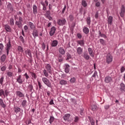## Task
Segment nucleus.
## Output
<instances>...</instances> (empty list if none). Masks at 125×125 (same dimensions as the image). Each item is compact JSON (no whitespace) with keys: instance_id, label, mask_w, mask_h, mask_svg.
<instances>
[{"instance_id":"63","label":"nucleus","mask_w":125,"mask_h":125,"mask_svg":"<svg viewBox=\"0 0 125 125\" xmlns=\"http://www.w3.org/2000/svg\"><path fill=\"white\" fill-rule=\"evenodd\" d=\"M100 2H97V3H96V6H97V7H99V6H100Z\"/></svg>"},{"instance_id":"33","label":"nucleus","mask_w":125,"mask_h":125,"mask_svg":"<svg viewBox=\"0 0 125 125\" xmlns=\"http://www.w3.org/2000/svg\"><path fill=\"white\" fill-rule=\"evenodd\" d=\"M3 47H4V46H3V44L2 43H0V55H1L2 49H3Z\"/></svg>"},{"instance_id":"55","label":"nucleus","mask_w":125,"mask_h":125,"mask_svg":"<svg viewBox=\"0 0 125 125\" xmlns=\"http://www.w3.org/2000/svg\"><path fill=\"white\" fill-rule=\"evenodd\" d=\"M0 70L2 72H3V71H5V70H6V67H5V66H3L2 67H1Z\"/></svg>"},{"instance_id":"51","label":"nucleus","mask_w":125,"mask_h":125,"mask_svg":"<svg viewBox=\"0 0 125 125\" xmlns=\"http://www.w3.org/2000/svg\"><path fill=\"white\" fill-rule=\"evenodd\" d=\"M71 58H72V56H71L70 54H67L66 60H69V59H71Z\"/></svg>"},{"instance_id":"34","label":"nucleus","mask_w":125,"mask_h":125,"mask_svg":"<svg viewBox=\"0 0 125 125\" xmlns=\"http://www.w3.org/2000/svg\"><path fill=\"white\" fill-rule=\"evenodd\" d=\"M10 25L11 26H14V19H13V18L10 19Z\"/></svg>"},{"instance_id":"31","label":"nucleus","mask_w":125,"mask_h":125,"mask_svg":"<svg viewBox=\"0 0 125 125\" xmlns=\"http://www.w3.org/2000/svg\"><path fill=\"white\" fill-rule=\"evenodd\" d=\"M26 105H27V101L26 100H23L22 101L21 103V106L23 108H25L26 107Z\"/></svg>"},{"instance_id":"22","label":"nucleus","mask_w":125,"mask_h":125,"mask_svg":"<svg viewBox=\"0 0 125 125\" xmlns=\"http://www.w3.org/2000/svg\"><path fill=\"white\" fill-rule=\"evenodd\" d=\"M6 59V56L4 54L2 55L0 58L1 63H4V62L5 61Z\"/></svg>"},{"instance_id":"14","label":"nucleus","mask_w":125,"mask_h":125,"mask_svg":"<svg viewBox=\"0 0 125 125\" xmlns=\"http://www.w3.org/2000/svg\"><path fill=\"white\" fill-rule=\"evenodd\" d=\"M76 50L78 55H82V54H83V48L81 47H79L77 48Z\"/></svg>"},{"instance_id":"21","label":"nucleus","mask_w":125,"mask_h":125,"mask_svg":"<svg viewBox=\"0 0 125 125\" xmlns=\"http://www.w3.org/2000/svg\"><path fill=\"white\" fill-rule=\"evenodd\" d=\"M107 21H108V24L109 25H112V23L113 22V17L112 16H109L107 18Z\"/></svg>"},{"instance_id":"1","label":"nucleus","mask_w":125,"mask_h":125,"mask_svg":"<svg viewBox=\"0 0 125 125\" xmlns=\"http://www.w3.org/2000/svg\"><path fill=\"white\" fill-rule=\"evenodd\" d=\"M22 23H23V18L21 17H19V21H16L15 22V25L18 26V27H19V29H21V28L22 27Z\"/></svg>"},{"instance_id":"13","label":"nucleus","mask_w":125,"mask_h":125,"mask_svg":"<svg viewBox=\"0 0 125 125\" xmlns=\"http://www.w3.org/2000/svg\"><path fill=\"white\" fill-rule=\"evenodd\" d=\"M125 6L123 5L121 8V11L120 13L121 17H123L125 14Z\"/></svg>"},{"instance_id":"62","label":"nucleus","mask_w":125,"mask_h":125,"mask_svg":"<svg viewBox=\"0 0 125 125\" xmlns=\"http://www.w3.org/2000/svg\"><path fill=\"white\" fill-rule=\"evenodd\" d=\"M125 67L122 66V68H121V73H123V72H125Z\"/></svg>"},{"instance_id":"19","label":"nucleus","mask_w":125,"mask_h":125,"mask_svg":"<svg viewBox=\"0 0 125 125\" xmlns=\"http://www.w3.org/2000/svg\"><path fill=\"white\" fill-rule=\"evenodd\" d=\"M28 25L31 30H35L36 29V25H35L32 22H29Z\"/></svg>"},{"instance_id":"32","label":"nucleus","mask_w":125,"mask_h":125,"mask_svg":"<svg viewBox=\"0 0 125 125\" xmlns=\"http://www.w3.org/2000/svg\"><path fill=\"white\" fill-rule=\"evenodd\" d=\"M88 119L91 125H95V122L94 121V120H93V119H91L90 117H88Z\"/></svg>"},{"instance_id":"39","label":"nucleus","mask_w":125,"mask_h":125,"mask_svg":"<svg viewBox=\"0 0 125 125\" xmlns=\"http://www.w3.org/2000/svg\"><path fill=\"white\" fill-rule=\"evenodd\" d=\"M99 35L100 37H101L102 38H104V39H106L107 38V36H106L104 34H102L101 32L99 31Z\"/></svg>"},{"instance_id":"45","label":"nucleus","mask_w":125,"mask_h":125,"mask_svg":"<svg viewBox=\"0 0 125 125\" xmlns=\"http://www.w3.org/2000/svg\"><path fill=\"white\" fill-rule=\"evenodd\" d=\"M58 60L59 62H62V61H63V58H62V55H59Z\"/></svg>"},{"instance_id":"28","label":"nucleus","mask_w":125,"mask_h":125,"mask_svg":"<svg viewBox=\"0 0 125 125\" xmlns=\"http://www.w3.org/2000/svg\"><path fill=\"white\" fill-rule=\"evenodd\" d=\"M120 89L122 91H125V85L124 83H121L120 84Z\"/></svg>"},{"instance_id":"47","label":"nucleus","mask_w":125,"mask_h":125,"mask_svg":"<svg viewBox=\"0 0 125 125\" xmlns=\"http://www.w3.org/2000/svg\"><path fill=\"white\" fill-rule=\"evenodd\" d=\"M24 77H25V79L26 80H29V79L30 78V77L29 76V75H28V74L27 73H25L24 75H23Z\"/></svg>"},{"instance_id":"20","label":"nucleus","mask_w":125,"mask_h":125,"mask_svg":"<svg viewBox=\"0 0 125 125\" xmlns=\"http://www.w3.org/2000/svg\"><path fill=\"white\" fill-rule=\"evenodd\" d=\"M33 11L34 14H37L38 13V7L35 4L33 6Z\"/></svg>"},{"instance_id":"56","label":"nucleus","mask_w":125,"mask_h":125,"mask_svg":"<svg viewBox=\"0 0 125 125\" xmlns=\"http://www.w3.org/2000/svg\"><path fill=\"white\" fill-rule=\"evenodd\" d=\"M23 29L24 30V32H27V30L29 29V28L28 27V26L27 25H25L23 27Z\"/></svg>"},{"instance_id":"52","label":"nucleus","mask_w":125,"mask_h":125,"mask_svg":"<svg viewBox=\"0 0 125 125\" xmlns=\"http://www.w3.org/2000/svg\"><path fill=\"white\" fill-rule=\"evenodd\" d=\"M70 83H74L75 82H76V78H72L70 80Z\"/></svg>"},{"instance_id":"18","label":"nucleus","mask_w":125,"mask_h":125,"mask_svg":"<svg viewBox=\"0 0 125 125\" xmlns=\"http://www.w3.org/2000/svg\"><path fill=\"white\" fill-rule=\"evenodd\" d=\"M70 65L69 64H65L64 66L65 72L67 74L70 72Z\"/></svg>"},{"instance_id":"25","label":"nucleus","mask_w":125,"mask_h":125,"mask_svg":"<svg viewBox=\"0 0 125 125\" xmlns=\"http://www.w3.org/2000/svg\"><path fill=\"white\" fill-rule=\"evenodd\" d=\"M77 43L81 46H83L84 45V40H80L77 41Z\"/></svg>"},{"instance_id":"6","label":"nucleus","mask_w":125,"mask_h":125,"mask_svg":"<svg viewBox=\"0 0 125 125\" xmlns=\"http://www.w3.org/2000/svg\"><path fill=\"white\" fill-rule=\"evenodd\" d=\"M70 117H71L70 114H66L63 116V120L68 122H72V120H70Z\"/></svg>"},{"instance_id":"3","label":"nucleus","mask_w":125,"mask_h":125,"mask_svg":"<svg viewBox=\"0 0 125 125\" xmlns=\"http://www.w3.org/2000/svg\"><path fill=\"white\" fill-rule=\"evenodd\" d=\"M57 23L59 25V26H63L65 25L66 23H67V21L66 19L62 18L57 21Z\"/></svg>"},{"instance_id":"36","label":"nucleus","mask_w":125,"mask_h":125,"mask_svg":"<svg viewBox=\"0 0 125 125\" xmlns=\"http://www.w3.org/2000/svg\"><path fill=\"white\" fill-rule=\"evenodd\" d=\"M7 75L8 76V77L11 78V77H13V72L8 71L7 72Z\"/></svg>"},{"instance_id":"43","label":"nucleus","mask_w":125,"mask_h":125,"mask_svg":"<svg viewBox=\"0 0 125 125\" xmlns=\"http://www.w3.org/2000/svg\"><path fill=\"white\" fill-rule=\"evenodd\" d=\"M84 58L86 59V60H89L90 57L87 54H84Z\"/></svg>"},{"instance_id":"26","label":"nucleus","mask_w":125,"mask_h":125,"mask_svg":"<svg viewBox=\"0 0 125 125\" xmlns=\"http://www.w3.org/2000/svg\"><path fill=\"white\" fill-rule=\"evenodd\" d=\"M59 51L61 54H62V55H64L65 54V49L63 48V47H60L59 49Z\"/></svg>"},{"instance_id":"15","label":"nucleus","mask_w":125,"mask_h":125,"mask_svg":"<svg viewBox=\"0 0 125 125\" xmlns=\"http://www.w3.org/2000/svg\"><path fill=\"white\" fill-rule=\"evenodd\" d=\"M88 51L89 52V54L91 57H94V53L93 52V50H92L91 48H88Z\"/></svg>"},{"instance_id":"64","label":"nucleus","mask_w":125,"mask_h":125,"mask_svg":"<svg viewBox=\"0 0 125 125\" xmlns=\"http://www.w3.org/2000/svg\"><path fill=\"white\" fill-rule=\"evenodd\" d=\"M77 37H78V39H82V36L80 33H78Z\"/></svg>"},{"instance_id":"60","label":"nucleus","mask_w":125,"mask_h":125,"mask_svg":"<svg viewBox=\"0 0 125 125\" xmlns=\"http://www.w3.org/2000/svg\"><path fill=\"white\" fill-rule=\"evenodd\" d=\"M96 76H97V71H95L94 73V74L92 75V77L93 78H95V77H96Z\"/></svg>"},{"instance_id":"46","label":"nucleus","mask_w":125,"mask_h":125,"mask_svg":"<svg viewBox=\"0 0 125 125\" xmlns=\"http://www.w3.org/2000/svg\"><path fill=\"white\" fill-rule=\"evenodd\" d=\"M86 21L87 25H90V17H88L87 18Z\"/></svg>"},{"instance_id":"8","label":"nucleus","mask_w":125,"mask_h":125,"mask_svg":"<svg viewBox=\"0 0 125 125\" xmlns=\"http://www.w3.org/2000/svg\"><path fill=\"white\" fill-rule=\"evenodd\" d=\"M56 31V28L55 26H52L51 28L50 31L49 32V35L51 37H52L53 35L55 34V31Z\"/></svg>"},{"instance_id":"11","label":"nucleus","mask_w":125,"mask_h":125,"mask_svg":"<svg viewBox=\"0 0 125 125\" xmlns=\"http://www.w3.org/2000/svg\"><path fill=\"white\" fill-rule=\"evenodd\" d=\"M58 44V41L57 40H54L50 43L51 46H52V47H55L57 46Z\"/></svg>"},{"instance_id":"58","label":"nucleus","mask_w":125,"mask_h":125,"mask_svg":"<svg viewBox=\"0 0 125 125\" xmlns=\"http://www.w3.org/2000/svg\"><path fill=\"white\" fill-rule=\"evenodd\" d=\"M28 88H29L30 91H32V90H33V85H29Z\"/></svg>"},{"instance_id":"40","label":"nucleus","mask_w":125,"mask_h":125,"mask_svg":"<svg viewBox=\"0 0 125 125\" xmlns=\"http://www.w3.org/2000/svg\"><path fill=\"white\" fill-rule=\"evenodd\" d=\"M3 95L4 97H5V94H4V91L2 89H0V96H2Z\"/></svg>"},{"instance_id":"35","label":"nucleus","mask_w":125,"mask_h":125,"mask_svg":"<svg viewBox=\"0 0 125 125\" xmlns=\"http://www.w3.org/2000/svg\"><path fill=\"white\" fill-rule=\"evenodd\" d=\"M100 42L102 45H106V42L103 39H100Z\"/></svg>"},{"instance_id":"16","label":"nucleus","mask_w":125,"mask_h":125,"mask_svg":"<svg viewBox=\"0 0 125 125\" xmlns=\"http://www.w3.org/2000/svg\"><path fill=\"white\" fill-rule=\"evenodd\" d=\"M16 94L17 95V96H19V97H24V94L22 93V92H21V91H18L16 92Z\"/></svg>"},{"instance_id":"44","label":"nucleus","mask_w":125,"mask_h":125,"mask_svg":"<svg viewBox=\"0 0 125 125\" xmlns=\"http://www.w3.org/2000/svg\"><path fill=\"white\" fill-rule=\"evenodd\" d=\"M82 5H83L84 7L87 6V4L86 3V1H85V0H82Z\"/></svg>"},{"instance_id":"37","label":"nucleus","mask_w":125,"mask_h":125,"mask_svg":"<svg viewBox=\"0 0 125 125\" xmlns=\"http://www.w3.org/2000/svg\"><path fill=\"white\" fill-rule=\"evenodd\" d=\"M18 50L19 51V52H23L24 51L23 50V48L22 47H21V46H19L18 47Z\"/></svg>"},{"instance_id":"17","label":"nucleus","mask_w":125,"mask_h":125,"mask_svg":"<svg viewBox=\"0 0 125 125\" xmlns=\"http://www.w3.org/2000/svg\"><path fill=\"white\" fill-rule=\"evenodd\" d=\"M32 35L34 38H37V37H39V34L38 33V30L37 29H34L32 32Z\"/></svg>"},{"instance_id":"4","label":"nucleus","mask_w":125,"mask_h":125,"mask_svg":"<svg viewBox=\"0 0 125 125\" xmlns=\"http://www.w3.org/2000/svg\"><path fill=\"white\" fill-rule=\"evenodd\" d=\"M10 48H11V42H10V40H9V42L6 44L5 48V50L6 51L7 55H8L9 53V50H10Z\"/></svg>"},{"instance_id":"24","label":"nucleus","mask_w":125,"mask_h":125,"mask_svg":"<svg viewBox=\"0 0 125 125\" xmlns=\"http://www.w3.org/2000/svg\"><path fill=\"white\" fill-rule=\"evenodd\" d=\"M83 32L84 34L87 35V34L89 33V29H88V28L84 26L83 28Z\"/></svg>"},{"instance_id":"38","label":"nucleus","mask_w":125,"mask_h":125,"mask_svg":"<svg viewBox=\"0 0 125 125\" xmlns=\"http://www.w3.org/2000/svg\"><path fill=\"white\" fill-rule=\"evenodd\" d=\"M7 8L11 10V11H13V8L12 7V5L11 4H8L7 5Z\"/></svg>"},{"instance_id":"12","label":"nucleus","mask_w":125,"mask_h":125,"mask_svg":"<svg viewBox=\"0 0 125 125\" xmlns=\"http://www.w3.org/2000/svg\"><path fill=\"white\" fill-rule=\"evenodd\" d=\"M112 81V77L110 76L106 77L104 79L105 83H111Z\"/></svg>"},{"instance_id":"54","label":"nucleus","mask_w":125,"mask_h":125,"mask_svg":"<svg viewBox=\"0 0 125 125\" xmlns=\"http://www.w3.org/2000/svg\"><path fill=\"white\" fill-rule=\"evenodd\" d=\"M15 112L16 113H18L19 112H20V108H19V107L15 108Z\"/></svg>"},{"instance_id":"9","label":"nucleus","mask_w":125,"mask_h":125,"mask_svg":"<svg viewBox=\"0 0 125 125\" xmlns=\"http://www.w3.org/2000/svg\"><path fill=\"white\" fill-rule=\"evenodd\" d=\"M4 29L6 32L9 33H11V32H12V29H11V27L8 24H6L4 25Z\"/></svg>"},{"instance_id":"53","label":"nucleus","mask_w":125,"mask_h":125,"mask_svg":"<svg viewBox=\"0 0 125 125\" xmlns=\"http://www.w3.org/2000/svg\"><path fill=\"white\" fill-rule=\"evenodd\" d=\"M78 122H79V117L78 116H76L74 118V122L78 123Z\"/></svg>"},{"instance_id":"61","label":"nucleus","mask_w":125,"mask_h":125,"mask_svg":"<svg viewBox=\"0 0 125 125\" xmlns=\"http://www.w3.org/2000/svg\"><path fill=\"white\" fill-rule=\"evenodd\" d=\"M99 15V13H98V12H96V14H95V18H96V19L98 18Z\"/></svg>"},{"instance_id":"23","label":"nucleus","mask_w":125,"mask_h":125,"mask_svg":"<svg viewBox=\"0 0 125 125\" xmlns=\"http://www.w3.org/2000/svg\"><path fill=\"white\" fill-rule=\"evenodd\" d=\"M25 53L26 54V55H28L29 57H32V53L31 52V50L30 49H27L25 51Z\"/></svg>"},{"instance_id":"2","label":"nucleus","mask_w":125,"mask_h":125,"mask_svg":"<svg viewBox=\"0 0 125 125\" xmlns=\"http://www.w3.org/2000/svg\"><path fill=\"white\" fill-rule=\"evenodd\" d=\"M42 81L43 83L47 85V86H48V87H51V83H50V82H49V80L47 79V78L43 77L42 78Z\"/></svg>"},{"instance_id":"5","label":"nucleus","mask_w":125,"mask_h":125,"mask_svg":"<svg viewBox=\"0 0 125 125\" xmlns=\"http://www.w3.org/2000/svg\"><path fill=\"white\" fill-rule=\"evenodd\" d=\"M106 61V63H107V64L111 63V62H112V61H113V57H112V55H111V54L108 53L107 54Z\"/></svg>"},{"instance_id":"27","label":"nucleus","mask_w":125,"mask_h":125,"mask_svg":"<svg viewBox=\"0 0 125 125\" xmlns=\"http://www.w3.org/2000/svg\"><path fill=\"white\" fill-rule=\"evenodd\" d=\"M98 109V107H97L96 105H92L91 106V110H92V111H97Z\"/></svg>"},{"instance_id":"59","label":"nucleus","mask_w":125,"mask_h":125,"mask_svg":"<svg viewBox=\"0 0 125 125\" xmlns=\"http://www.w3.org/2000/svg\"><path fill=\"white\" fill-rule=\"evenodd\" d=\"M109 108H110V105L109 104H107L104 106V109H105V110H108Z\"/></svg>"},{"instance_id":"7","label":"nucleus","mask_w":125,"mask_h":125,"mask_svg":"<svg viewBox=\"0 0 125 125\" xmlns=\"http://www.w3.org/2000/svg\"><path fill=\"white\" fill-rule=\"evenodd\" d=\"M45 68L49 74H51V65H50L49 64H46L45 66Z\"/></svg>"},{"instance_id":"42","label":"nucleus","mask_w":125,"mask_h":125,"mask_svg":"<svg viewBox=\"0 0 125 125\" xmlns=\"http://www.w3.org/2000/svg\"><path fill=\"white\" fill-rule=\"evenodd\" d=\"M54 121V117L53 116H50V119H49V123L51 124V125L53 123V121Z\"/></svg>"},{"instance_id":"41","label":"nucleus","mask_w":125,"mask_h":125,"mask_svg":"<svg viewBox=\"0 0 125 125\" xmlns=\"http://www.w3.org/2000/svg\"><path fill=\"white\" fill-rule=\"evenodd\" d=\"M43 73L45 76V77H48L49 75H48V72H47V70L44 69Z\"/></svg>"},{"instance_id":"57","label":"nucleus","mask_w":125,"mask_h":125,"mask_svg":"<svg viewBox=\"0 0 125 125\" xmlns=\"http://www.w3.org/2000/svg\"><path fill=\"white\" fill-rule=\"evenodd\" d=\"M42 49H43V50L45 49V44L44 42L42 43Z\"/></svg>"},{"instance_id":"49","label":"nucleus","mask_w":125,"mask_h":125,"mask_svg":"<svg viewBox=\"0 0 125 125\" xmlns=\"http://www.w3.org/2000/svg\"><path fill=\"white\" fill-rule=\"evenodd\" d=\"M4 80V77L2 76L0 79V84H2V83H3V80Z\"/></svg>"},{"instance_id":"30","label":"nucleus","mask_w":125,"mask_h":125,"mask_svg":"<svg viewBox=\"0 0 125 125\" xmlns=\"http://www.w3.org/2000/svg\"><path fill=\"white\" fill-rule=\"evenodd\" d=\"M60 84L62 85H64L65 84H67V81L64 80H62L60 82Z\"/></svg>"},{"instance_id":"48","label":"nucleus","mask_w":125,"mask_h":125,"mask_svg":"<svg viewBox=\"0 0 125 125\" xmlns=\"http://www.w3.org/2000/svg\"><path fill=\"white\" fill-rule=\"evenodd\" d=\"M31 76L32 77V78H33L34 79H37V75H36V74L34 72H32L31 73Z\"/></svg>"},{"instance_id":"29","label":"nucleus","mask_w":125,"mask_h":125,"mask_svg":"<svg viewBox=\"0 0 125 125\" xmlns=\"http://www.w3.org/2000/svg\"><path fill=\"white\" fill-rule=\"evenodd\" d=\"M0 105L2 107V108H5L6 106L5 104H4V103H3V101L1 99H0Z\"/></svg>"},{"instance_id":"10","label":"nucleus","mask_w":125,"mask_h":125,"mask_svg":"<svg viewBox=\"0 0 125 125\" xmlns=\"http://www.w3.org/2000/svg\"><path fill=\"white\" fill-rule=\"evenodd\" d=\"M17 83H19L22 84L23 83V79H22V76L21 75H19L17 77Z\"/></svg>"},{"instance_id":"50","label":"nucleus","mask_w":125,"mask_h":125,"mask_svg":"<svg viewBox=\"0 0 125 125\" xmlns=\"http://www.w3.org/2000/svg\"><path fill=\"white\" fill-rule=\"evenodd\" d=\"M20 41H21V42H22V43H24L25 40H24V38H23L22 36L20 37Z\"/></svg>"}]
</instances>
